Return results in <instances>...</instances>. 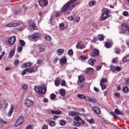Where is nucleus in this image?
Returning <instances> with one entry per match:
<instances>
[{
  "label": "nucleus",
  "instance_id": "f257e3e1",
  "mask_svg": "<svg viewBox=\"0 0 129 129\" xmlns=\"http://www.w3.org/2000/svg\"><path fill=\"white\" fill-rule=\"evenodd\" d=\"M77 0H70L64 4V5L61 8V12H57L55 14L56 18H58L61 14V13H65L67 12L68 14H70L71 11L75 8V6L77 5V3H75Z\"/></svg>",
  "mask_w": 129,
  "mask_h": 129
},
{
  "label": "nucleus",
  "instance_id": "f03ea898",
  "mask_svg": "<svg viewBox=\"0 0 129 129\" xmlns=\"http://www.w3.org/2000/svg\"><path fill=\"white\" fill-rule=\"evenodd\" d=\"M34 90L36 93H41V94H45L47 91V86L43 85V87L35 86Z\"/></svg>",
  "mask_w": 129,
  "mask_h": 129
},
{
  "label": "nucleus",
  "instance_id": "7ed1b4c3",
  "mask_svg": "<svg viewBox=\"0 0 129 129\" xmlns=\"http://www.w3.org/2000/svg\"><path fill=\"white\" fill-rule=\"evenodd\" d=\"M39 38H41V34L39 33H33L28 37L29 40L31 42H37Z\"/></svg>",
  "mask_w": 129,
  "mask_h": 129
},
{
  "label": "nucleus",
  "instance_id": "20e7f679",
  "mask_svg": "<svg viewBox=\"0 0 129 129\" xmlns=\"http://www.w3.org/2000/svg\"><path fill=\"white\" fill-rule=\"evenodd\" d=\"M110 11L109 10H106L101 16V19L102 21L106 20L109 17Z\"/></svg>",
  "mask_w": 129,
  "mask_h": 129
},
{
  "label": "nucleus",
  "instance_id": "39448f33",
  "mask_svg": "<svg viewBox=\"0 0 129 129\" xmlns=\"http://www.w3.org/2000/svg\"><path fill=\"white\" fill-rule=\"evenodd\" d=\"M24 118L23 116H20L18 118L17 120L16 121V122L15 124V126H19V125H21V124H23V122H24Z\"/></svg>",
  "mask_w": 129,
  "mask_h": 129
},
{
  "label": "nucleus",
  "instance_id": "423d86ee",
  "mask_svg": "<svg viewBox=\"0 0 129 129\" xmlns=\"http://www.w3.org/2000/svg\"><path fill=\"white\" fill-rule=\"evenodd\" d=\"M38 4L41 8H45L48 6V0H38Z\"/></svg>",
  "mask_w": 129,
  "mask_h": 129
},
{
  "label": "nucleus",
  "instance_id": "0eeeda50",
  "mask_svg": "<svg viewBox=\"0 0 129 129\" xmlns=\"http://www.w3.org/2000/svg\"><path fill=\"white\" fill-rule=\"evenodd\" d=\"M121 29L123 34H126V33H129V26L128 27L127 25L123 24L121 25Z\"/></svg>",
  "mask_w": 129,
  "mask_h": 129
},
{
  "label": "nucleus",
  "instance_id": "6e6552de",
  "mask_svg": "<svg viewBox=\"0 0 129 129\" xmlns=\"http://www.w3.org/2000/svg\"><path fill=\"white\" fill-rule=\"evenodd\" d=\"M91 57H97L99 55V50L97 49H94L91 52Z\"/></svg>",
  "mask_w": 129,
  "mask_h": 129
},
{
  "label": "nucleus",
  "instance_id": "1a4fd4ad",
  "mask_svg": "<svg viewBox=\"0 0 129 129\" xmlns=\"http://www.w3.org/2000/svg\"><path fill=\"white\" fill-rule=\"evenodd\" d=\"M25 104L27 107H29L30 106H32V104H34V101L27 98L25 100Z\"/></svg>",
  "mask_w": 129,
  "mask_h": 129
},
{
  "label": "nucleus",
  "instance_id": "9d476101",
  "mask_svg": "<svg viewBox=\"0 0 129 129\" xmlns=\"http://www.w3.org/2000/svg\"><path fill=\"white\" fill-rule=\"evenodd\" d=\"M16 36H12L8 40V43L10 45H14L16 43Z\"/></svg>",
  "mask_w": 129,
  "mask_h": 129
},
{
  "label": "nucleus",
  "instance_id": "9b49d317",
  "mask_svg": "<svg viewBox=\"0 0 129 129\" xmlns=\"http://www.w3.org/2000/svg\"><path fill=\"white\" fill-rule=\"evenodd\" d=\"M20 25V23H9L7 25V27L8 28H14V27H19Z\"/></svg>",
  "mask_w": 129,
  "mask_h": 129
},
{
  "label": "nucleus",
  "instance_id": "f8f14e48",
  "mask_svg": "<svg viewBox=\"0 0 129 129\" xmlns=\"http://www.w3.org/2000/svg\"><path fill=\"white\" fill-rule=\"evenodd\" d=\"M92 109L94 112H95V113H96V114H100L101 112V111H100V109L97 106L93 107Z\"/></svg>",
  "mask_w": 129,
  "mask_h": 129
},
{
  "label": "nucleus",
  "instance_id": "ddd939ff",
  "mask_svg": "<svg viewBox=\"0 0 129 129\" xmlns=\"http://www.w3.org/2000/svg\"><path fill=\"white\" fill-rule=\"evenodd\" d=\"M29 27L31 28V30H37L38 29V27L34 22L31 21L29 23Z\"/></svg>",
  "mask_w": 129,
  "mask_h": 129
},
{
  "label": "nucleus",
  "instance_id": "4468645a",
  "mask_svg": "<svg viewBox=\"0 0 129 129\" xmlns=\"http://www.w3.org/2000/svg\"><path fill=\"white\" fill-rule=\"evenodd\" d=\"M79 81L77 82V85H80V83H82V82L84 81V77L82 76H79L78 77Z\"/></svg>",
  "mask_w": 129,
  "mask_h": 129
},
{
  "label": "nucleus",
  "instance_id": "2eb2a0df",
  "mask_svg": "<svg viewBox=\"0 0 129 129\" xmlns=\"http://www.w3.org/2000/svg\"><path fill=\"white\" fill-rule=\"evenodd\" d=\"M15 52L16 50L15 49H13L11 51H10L8 56L9 59H12V58H13V56L15 55Z\"/></svg>",
  "mask_w": 129,
  "mask_h": 129
},
{
  "label": "nucleus",
  "instance_id": "dca6fc26",
  "mask_svg": "<svg viewBox=\"0 0 129 129\" xmlns=\"http://www.w3.org/2000/svg\"><path fill=\"white\" fill-rule=\"evenodd\" d=\"M27 69V72L28 73H33L34 72H36L37 71V68L34 67V68H31L29 69Z\"/></svg>",
  "mask_w": 129,
  "mask_h": 129
},
{
  "label": "nucleus",
  "instance_id": "f3484780",
  "mask_svg": "<svg viewBox=\"0 0 129 129\" xmlns=\"http://www.w3.org/2000/svg\"><path fill=\"white\" fill-rule=\"evenodd\" d=\"M94 71V69L91 68H88L85 70V72L89 74L93 73Z\"/></svg>",
  "mask_w": 129,
  "mask_h": 129
},
{
  "label": "nucleus",
  "instance_id": "a211bd4d",
  "mask_svg": "<svg viewBox=\"0 0 129 129\" xmlns=\"http://www.w3.org/2000/svg\"><path fill=\"white\" fill-rule=\"evenodd\" d=\"M59 62L61 64H66V62H67V58L63 56L62 58L59 59Z\"/></svg>",
  "mask_w": 129,
  "mask_h": 129
},
{
  "label": "nucleus",
  "instance_id": "6ab92c4d",
  "mask_svg": "<svg viewBox=\"0 0 129 129\" xmlns=\"http://www.w3.org/2000/svg\"><path fill=\"white\" fill-rule=\"evenodd\" d=\"M76 48H77V49H84V48H85V47H84V45L83 44H81V42H80L77 44Z\"/></svg>",
  "mask_w": 129,
  "mask_h": 129
},
{
  "label": "nucleus",
  "instance_id": "aec40b11",
  "mask_svg": "<svg viewBox=\"0 0 129 129\" xmlns=\"http://www.w3.org/2000/svg\"><path fill=\"white\" fill-rule=\"evenodd\" d=\"M114 112L117 115H122V114H123L122 111L119 110L118 109H115L114 110Z\"/></svg>",
  "mask_w": 129,
  "mask_h": 129
},
{
  "label": "nucleus",
  "instance_id": "412c9836",
  "mask_svg": "<svg viewBox=\"0 0 129 129\" xmlns=\"http://www.w3.org/2000/svg\"><path fill=\"white\" fill-rule=\"evenodd\" d=\"M13 112H14V107L13 106H11L10 110L8 113V116H11L12 113H13Z\"/></svg>",
  "mask_w": 129,
  "mask_h": 129
},
{
  "label": "nucleus",
  "instance_id": "4be33fe9",
  "mask_svg": "<svg viewBox=\"0 0 129 129\" xmlns=\"http://www.w3.org/2000/svg\"><path fill=\"white\" fill-rule=\"evenodd\" d=\"M64 49H58L57 51H56V53L57 54V55H59V56L60 55H62V53H64Z\"/></svg>",
  "mask_w": 129,
  "mask_h": 129
},
{
  "label": "nucleus",
  "instance_id": "5701e85b",
  "mask_svg": "<svg viewBox=\"0 0 129 129\" xmlns=\"http://www.w3.org/2000/svg\"><path fill=\"white\" fill-rule=\"evenodd\" d=\"M60 95H61V96H65V89H61L60 90V92H59Z\"/></svg>",
  "mask_w": 129,
  "mask_h": 129
},
{
  "label": "nucleus",
  "instance_id": "b1692460",
  "mask_svg": "<svg viewBox=\"0 0 129 129\" xmlns=\"http://www.w3.org/2000/svg\"><path fill=\"white\" fill-rule=\"evenodd\" d=\"M24 68H26V67H30V66H32V63L28 62H25L24 63Z\"/></svg>",
  "mask_w": 129,
  "mask_h": 129
},
{
  "label": "nucleus",
  "instance_id": "393cba45",
  "mask_svg": "<svg viewBox=\"0 0 129 129\" xmlns=\"http://www.w3.org/2000/svg\"><path fill=\"white\" fill-rule=\"evenodd\" d=\"M65 26V24H64V23H60L59 24V29L61 31H64V30H65V27H64Z\"/></svg>",
  "mask_w": 129,
  "mask_h": 129
},
{
  "label": "nucleus",
  "instance_id": "a878e982",
  "mask_svg": "<svg viewBox=\"0 0 129 129\" xmlns=\"http://www.w3.org/2000/svg\"><path fill=\"white\" fill-rule=\"evenodd\" d=\"M51 113H52V114H61V111H60V110H56V111L52 110Z\"/></svg>",
  "mask_w": 129,
  "mask_h": 129
},
{
  "label": "nucleus",
  "instance_id": "bb28decb",
  "mask_svg": "<svg viewBox=\"0 0 129 129\" xmlns=\"http://www.w3.org/2000/svg\"><path fill=\"white\" fill-rule=\"evenodd\" d=\"M87 121H88V122H89V123H91V124L95 123V121L94 120V119H93V118L88 119L87 120Z\"/></svg>",
  "mask_w": 129,
  "mask_h": 129
},
{
  "label": "nucleus",
  "instance_id": "cd10ccee",
  "mask_svg": "<svg viewBox=\"0 0 129 129\" xmlns=\"http://www.w3.org/2000/svg\"><path fill=\"white\" fill-rule=\"evenodd\" d=\"M69 115H70V116H76L77 113L75 112H70L69 113Z\"/></svg>",
  "mask_w": 129,
  "mask_h": 129
},
{
  "label": "nucleus",
  "instance_id": "c85d7f7f",
  "mask_svg": "<svg viewBox=\"0 0 129 129\" xmlns=\"http://www.w3.org/2000/svg\"><path fill=\"white\" fill-rule=\"evenodd\" d=\"M129 61V55H127L123 57V62H128Z\"/></svg>",
  "mask_w": 129,
  "mask_h": 129
},
{
  "label": "nucleus",
  "instance_id": "c756f323",
  "mask_svg": "<svg viewBox=\"0 0 129 129\" xmlns=\"http://www.w3.org/2000/svg\"><path fill=\"white\" fill-rule=\"evenodd\" d=\"M98 39L99 41H103V39H104L103 35L99 34L98 36Z\"/></svg>",
  "mask_w": 129,
  "mask_h": 129
},
{
  "label": "nucleus",
  "instance_id": "7c9ffc66",
  "mask_svg": "<svg viewBox=\"0 0 129 129\" xmlns=\"http://www.w3.org/2000/svg\"><path fill=\"white\" fill-rule=\"evenodd\" d=\"M74 119H75V120H76L77 121H81V120H82V118H81V117H80L79 116L75 117Z\"/></svg>",
  "mask_w": 129,
  "mask_h": 129
},
{
  "label": "nucleus",
  "instance_id": "2f4dec72",
  "mask_svg": "<svg viewBox=\"0 0 129 129\" xmlns=\"http://www.w3.org/2000/svg\"><path fill=\"white\" fill-rule=\"evenodd\" d=\"M59 124L60 125H62V126H64V125H65V124H66V121L64 120H61L59 121Z\"/></svg>",
  "mask_w": 129,
  "mask_h": 129
},
{
  "label": "nucleus",
  "instance_id": "473e14b6",
  "mask_svg": "<svg viewBox=\"0 0 129 129\" xmlns=\"http://www.w3.org/2000/svg\"><path fill=\"white\" fill-rule=\"evenodd\" d=\"M19 42L21 46H24L26 45V42H25V41H24L23 40L21 39L19 41Z\"/></svg>",
  "mask_w": 129,
  "mask_h": 129
},
{
  "label": "nucleus",
  "instance_id": "72a5a7b5",
  "mask_svg": "<svg viewBox=\"0 0 129 129\" xmlns=\"http://www.w3.org/2000/svg\"><path fill=\"white\" fill-rule=\"evenodd\" d=\"M49 125L52 127L55 126V125H56V122L54 121H51L49 122Z\"/></svg>",
  "mask_w": 129,
  "mask_h": 129
},
{
  "label": "nucleus",
  "instance_id": "f704fd0d",
  "mask_svg": "<svg viewBox=\"0 0 129 129\" xmlns=\"http://www.w3.org/2000/svg\"><path fill=\"white\" fill-rule=\"evenodd\" d=\"M1 106L5 108V107H7V106H8V103L4 101L3 103H1Z\"/></svg>",
  "mask_w": 129,
  "mask_h": 129
},
{
  "label": "nucleus",
  "instance_id": "c9c22d12",
  "mask_svg": "<svg viewBox=\"0 0 129 129\" xmlns=\"http://www.w3.org/2000/svg\"><path fill=\"white\" fill-rule=\"evenodd\" d=\"M107 82V79L106 78H103L102 80L100 81V83L103 84V83H105V82Z\"/></svg>",
  "mask_w": 129,
  "mask_h": 129
},
{
  "label": "nucleus",
  "instance_id": "e433bc0d",
  "mask_svg": "<svg viewBox=\"0 0 129 129\" xmlns=\"http://www.w3.org/2000/svg\"><path fill=\"white\" fill-rule=\"evenodd\" d=\"M88 62L89 64H90V65H91L92 66H93V65H94V62H93V60L91 59H89Z\"/></svg>",
  "mask_w": 129,
  "mask_h": 129
},
{
  "label": "nucleus",
  "instance_id": "4c0bfd02",
  "mask_svg": "<svg viewBox=\"0 0 129 129\" xmlns=\"http://www.w3.org/2000/svg\"><path fill=\"white\" fill-rule=\"evenodd\" d=\"M45 50H46V49H45V48L42 47V46H40L39 47V52H44Z\"/></svg>",
  "mask_w": 129,
  "mask_h": 129
},
{
  "label": "nucleus",
  "instance_id": "58836bf2",
  "mask_svg": "<svg viewBox=\"0 0 129 129\" xmlns=\"http://www.w3.org/2000/svg\"><path fill=\"white\" fill-rule=\"evenodd\" d=\"M80 60H81V61H85L86 60V59H87V57H86V56H80L79 58Z\"/></svg>",
  "mask_w": 129,
  "mask_h": 129
},
{
  "label": "nucleus",
  "instance_id": "ea45409f",
  "mask_svg": "<svg viewBox=\"0 0 129 129\" xmlns=\"http://www.w3.org/2000/svg\"><path fill=\"white\" fill-rule=\"evenodd\" d=\"M55 86H59L60 85V81L59 80H55L54 82Z\"/></svg>",
  "mask_w": 129,
  "mask_h": 129
},
{
  "label": "nucleus",
  "instance_id": "a19ab883",
  "mask_svg": "<svg viewBox=\"0 0 129 129\" xmlns=\"http://www.w3.org/2000/svg\"><path fill=\"white\" fill-rule=\"evenodd\" d=\"M111 46V45L110 44V43L109 42H106L105 44V47H106V48H110V46Z\"/></svg>",
  "mask_w": 129,
  "mask_h": 129
},
{
  "label": "nucleus",
  "instance_id": "79ce46f5",
  "mask_svg": "<svg viewBox=\"0 0 129 129\" xmlns=\"http://www.w3.org/2000/svg\"><path fill=\"white\" fill-rule=\"evenodd\" d=\"M45 40H47L48 42H50L51 41V37L49 35H46L45 37Z\"/></svg>",
  "mask_w": 129,
  "mask_h": 129
},
{
  "label": "nucleus",
  "instance_id": "37998d69",
  "mask_svg": "<svg viewBox=\"0 0 129 129\" xmlns=\"http://www.w3.org/2000/svg\"><path fill=\"white\" fill-rule=\"evenodd\" d=\"M56 98V95L55 94H51L50 95V99H52V100H54L55 98Z\"/></svg>",
  "mask_w": 129,
  "mask_h": 129
},
{
  "label": "nucleus",
  "instance_id": "c03bdc74",
  "mask_svg": "<svg viewBox=\"0 0 129 129\" xmlns=\"http://www.w3.org/2000/svg\"><path fill=\"white\" fill-rule=\"evenodd\" d=\"M27 72H28V70L27 69H25L21 74L22 76H24V75H26V73H27Z\"/></svg>",
  "mask_w": 129,
  "mask_h": 129
},
{
  "label": "nucleus",
  "instance_id": "a18cd8bd",
  "mask_svg": "<svg viewBox=\"0 0 129 129\" xmlns=\"http://www.w3.org/2000/svg\"><path fill=\"white\" fill-rule=\"evenodd\" d=\"M94 5H95V2L94 1H91L89 4V7H93V6H94Z\"/></svg>",
  "mask_w": 129,
  "mask_h": 129
},
{
  "label": "nucleus",
  "instance_id": "49530a36",
  "mask_svg": "<svg viewBox=\"0 0 129 129\" xmlns=\"http://www.w3.org/2000/svg\"><path fill=\"white\" fill-rule=\"evenodd\" d=\"M122 90L123 91H124V92H125L126 93V92H128V87H125L123 88Z\"/></svg>",
  "mask_w": 129,
  "mask_h": 129
},
{
  "label": "nucleus",
  "instance_id": "de8ad7c7",
  "mask_svg": "<svg viewBox=\"0 0 129 129\" xmlns=\"http://www.w3.org/2000/svg\"><path fill=\"white\" fill-rule=\"evenodd\" d=\"M60 85H61V86H66L67 85L66 84V82L65 81V80H62L61 81V83H60Z\"/></svg>",
  "mask_w": 129,
  "mask_h": 129
},
{
  "label": "nucleus",
  "instance_id": "09e8293b",
  "mask_svg": "<svg viewBox=\"0 0 129 129\" xmlns=\"http://www.w3.org/2000/svg\"><path fill=\"white\" fill-rule=\"evenodd\" d=\"M77 96H78V97H79V98H81V99H83L85 98V96H84L83 95L78 94Z\"/></svg>",
  "mask_w": 129,
  "mask_h": 129
},
{
  "label": "nucleus",
  "instance_id": "8fccbe9b",
  "mask_svg": "<svg viewBox=\"0 0 129 129\" xmlns=\"http://www.w3.org/2000/svg\"><path fill=\"white\" fill-rule=\"evenodd\" d=\"M115 53H116V54H119V53H120V49L119 48H116L115 49Z\"/></svg>",
  "mask_w": 129,
  "mask_h": 129
},
{
  "label": "nucleus",
  "instance_id": "3c124183",
  "mask_svg": "<svg viewBox=\"0 0 129 129\" xmlns=\"http://www.w3.org/2000/svg\"><path fill=\"white\" fill-rule=\"evenodd\" d=\"M90 102H92L93 103H95L96 102V99L95 98H90Z\"/></svg>",
  "mask_w": 129,
  "mask_h": 129
},
{
  "label": "nucleus",
  "instance_id": "603ef678",
  "mask_svg": "<svg viewBox=\"0 0 129 129\" xmlns=\"http://www.w3.org/2000/svg\"><path fill=\"white\" fill-rule=\"evenodd\" d=\"M0 123L6 124V123H7V121L4 120V119H3L2 118H0Z\"/></svg>",
  "mask_w": 129,
  "mask_h": 129
},
{
  "label": "nucleus",
  "instance_id": "864d4df0",
  "mask_svg": "<svg viewBox=\"0 0 129 129\" xmlns=\"http://www.w3.org/2000/svg\"><path fill=\"white\" fill-rule=\"evenodd\" d=\"M68 54L70 56H72V55H73V50L72 49H70L68 51Z\"/></svg>",
  "mask_w": 129,
  "mask_h": 129
},
{
  "label": "nucleus",
  "instance_id": "5fc2aeb1",
  "mask_svg": "<svg viewBox=\"0 0 129 129\" xmlns=\"http://www.w3.org/2000/svg\"><path fill=\"white\" fill-rule=\"evenodd\" d=\"M114 95L117 98H119V97H120V94H119V93H115Z\"/></svg>",
  "mask_w": 129,
  "mask_h": 129
},
{
  "label": "nucleus",
  "instance_id": "6e6d98bb",
  "mask_svg": "<svg viewBox=\"0 0 129 129\" xmlns=\"http://www.w3.org/2000/svg\"><path fill=\"white\" fill-rule=\"evenodd\" d=\"M100 85L101 86L102 89H105V88H106V85H105L104 84L100 83Z\"/></svg>",
  "mask_w": 129,
  "mask_h": 129
},
{
  "label": "nucleus",
  "instance_id": "4d7b16f0",
  "mask_svg": "<svg viewBox=\"0 0 129 129\" xmlns=\"http://www.w3.org/2000/svg\"><path fill=\"white\" fill-rule=\"evenodd\" d=\"M42 63H43V60L41 59L37 60V64H38V65H41Z\"/></svg>",
  "mask_w": 129,
  "mask_h": 129
},
{
  "label": "nucleus",
  "instance_id": "13d9d810",
  "mask_svg": "<svg viewBox=\"0 0 129 129\" xmlns=\"http://www.w3.org/2000/svg\"><path fill=\"white\" fill-rule=\"evenodd\" d=\"M123 15L124 16V17H127V16H128V12L127 11H124L123 12Z\"/></svg>",
  "mask_w": 129,
  "mask_h": 129
},
{
  "label": "nucleus",
  "instance_id": "bf43d9fd",
  "mask_svg": "<svg viewBox=\"0 0 129 129\" xmlns=\"http://www.w3.org/2000/svg\"><path fill=\"white\" fill-rule=\"evenodd\" d=\"M18 51L19 53H21V52H22V51H23V48L22 47V46H19L18 48Z\"/></svg>",
  "mask_w": 129,
  "mask_h": 129
},
{
  "label": "nucleus",
  "instance_id": "052dcab7",
  "mask_svg": "<svg viewBox=\"0 0 129 129\" xmlns=\"http://www.w3.org/2000/svg\"><path fill=\"white\" fill-rule=\"evenodd\" d=\"M110 70H111L112 72H115V68L113 66H112V67H110Z\"/></svg>",
  "mask_w": 129,
  "mask_h": 129
},
{
  "label": "nucleus",
  "instance_id": "680f3d73",
  "mask_svg": "<svg viewBox=\"0 0 129 129\" xmlns=\"http://www.w3.org/2000/svg\"><path fill=\"white\" fill-rule=\"evenodd\" d=\"M19 60L16 59L14 62V65H18L19 64Z\"/></svg>",
  "mask_w": 129,
  "mask_h": 129
},
{
  "label": "nucleus",
  "instance_id": "e2e57ef3",
  "mask_svg": "<svg viewBox=\"0 0 129 129\" xmlns=\"http://www.w3.org/2000/svg\"><path fill=\"white\" fill-rule=\"evenodd\" d=\"M23 89L27 90L28 89V86L27 85H23Z\"/></svg>",
  "mask_w": 129,
  "mask_h": 129
},
{
  "label": "nucleus",
  "instance_id": "0e129e2a",
  "mask_svg": "<svg viewBox=\"0 0 129 129\" xmlns=\"http://www.w3.org/2000/svg\"><path fill=\"white\" fill-rule=\"evenodd\" d=\"M68 20H69V21H73V16H69L68 18Z\"/></svg>",
  "mask_w": 129,
  "mask_h": 129
},
{
  "label": "nucleus",
  "instance_id": "69168bd1",
  "mask_svg": "<svg viewBox=\"0 0 129 129\" xmlns=\"http://www.w3.org/2000/svg\"><path fill=\"white\" fill-rule=\"evenodd\" d=\"M115 70L116 71H117L118 72H119V71H120V67H117L116 68H115Z\"/></svg>",
  "mask_w": 129,
  "mask_h": 129
},
{
  "label": "nucleus",
  "instance_id": "338daca9",
  "mask_svg": "<svg viewBox=\"0 0 129 129\" xmlns=\"http://www.w3.org/2000/svg\"><path fill=\"white\" fill-rule=\"evenodd\" d=\"M26 129H32V125H29L26 127Z\"/></svg>",
  "mask_w": 129,
  "mask_h": 129
},
{
  "label": "nucleus",
  "instance_id": "774afa93",
  "mask_svg": "<svg viewBox=\"0 0 129 129\" xmlns=\"http://www.w3.org/2000/svg\"><path fill=\"white\" fill-rule=\"evenodd\" d=\"M42 129H48V126L47 125H44L42 127Z\"/></svg>",
  "mask_w": 129,
  "mask_h": 129
}]
</instances>
